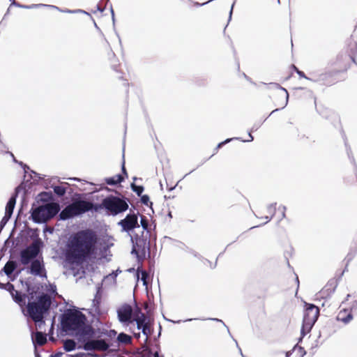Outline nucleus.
Returning <instances> with one entry per match:
<instances>
[{
	"label": "nucleus",
	"mask_w": 357,
	"mask_h": 357,
	"mask_svg": "<svg viewBox=\"0 0 357 357\" xmlns=\"http://www.w3.org/2000/svg\"><path fill=\"white\" fill-rule=\"evenodd\" d=\"M74 357H99L93 352H77L73 354Z\"/></svg>",
	"instance_id": "51"
},
{
	"label": "nucleus",
	"mask_w": 357,
	"mask_h": 357,
	"mask_svg": "<svg viewBox=\"0 0 357 357\" xmlns=\"http://www.w3.org/2000/svg\"><path fill=\"white\" fill-rule=\"evenodd\" d=\"M74 218L73 209L70 205L63 208L59 213V219L61 220H68Z\"/></svg>",
	"instance_id": "25"
},
{
	"label": "nucleus",
	"mask_w": 357,
	"mask_h": 357,
	"mask_svg": "<svg viewBox=\"0 0 357 357\" xmlns=\"http://www.w3.org/2000/svg\"><path fill=\"white\" fill-rule=\"evenodd\" d=\"M311 331L312 330L307 329V328H306V327L301 326V335L298 338V343L297 344L301 343L303 341L304 337L305 335H307L308 333H310L311 332Z\"/></svg>",
	"instance_id": "50"
},
{
	"label": "nucleus",
	"mask_w": 357,
	"mask_h": 357,
	"mask_svg": "<svg viewBox=\"0 0 357 357\" xmlns=\"http://www.w3.org/2000/svg\"><path fill=\"white\" fill-rule=\"evenodd\" d=\"M104 181L105 183L108 185L116 186L124 182L125 177H123V176L121 174H117L112 176L105 177Z\"/></svg>",
	"instance_id": "23"
},
{
	"label": "nucleus",
	"mask_w": 357,
	"mask_h": 357,
	"mask_svg": "<svg viewBox=\"0 0 357 357\" xmlns=\"http://www.w3.org/2000/svg\"><path fill=\"white\" fill-rule=\"evenodd\" d=\"M179 243L181 245H184L186 248V251L188 252L189 253L192 254L195 257H196L200 260L205 259L199 253H198L195 250L188 248L184 243L181 242V241H179Z\"/></svg>",
	"instance_id": "49"
},
{
	"label": "nucleus",
	"mask_w": 357,
	"mask_h": 357,
	"mask_svg": "<svg viewBox=\"0 0 357 357\" xmlns=\"http://www.w3.org/2000/svg\"><path fill=\"white\" fill-rule=\"evenodd\" d=\"M291 68L299 76V77L304 78L310 81L311 79H313L312 77L307 76L303 71L299 70L294 64H292Z\"/></svg>",
	"instance_id": "47"
},
{
	"label": "nucleus",
	"mask_w": 357,
	"mask_h": 357,
	"mask_svg": "<svg viewBox=\"0 0 357 357\" xmlns=\"http://www.w3.org/2000/svg\"><path fill=\"white\" fill-rule=\"evenodd\" d=\"M235 3H236V0L233 2V3L231 6V8H230V10H229V12L227 24V25L225 26V27L224 29V32H225V29H226L227 26H228L229 22L232 19L233 10H234V7L235 6Z\"/></svg>",
	"instance_id": "59"
},
{
	"label": "nucleus",
	"mask_w": 357,
	"mask_h": 357,
	"mask_svg": "<svg viewBox=\"0 0 357 357\" xmlns=\"http://www.w3.org/2000/svg\"><path fill=\"white\" fill-rule=\"evenodd\" d=\"M116 345L118 347L119 344H128L131 342V337L124 332L119 333L116 337Z\"/></svg>",
	"instance_id": "36"
},
{
	"label": "nucleus",
	"mask_w": 357,
	"mask_h": 357,
	"mask_svg": "<svg viewBox=\"0 0 357 357\" xmlns=\"http://www.w3.org/2000/svg\"><path fill=\"white\" fill-rule=\"evenodd\" d=\"M127 271L128 273L135 272V278H136L137 281L138 282L139 280H141L142 281V282H143V285L144 286H146L147 285L146 279H147L148 275H147V273H146V271H144L143 269H142L140 271V274H141V278H139V273L138 270L136 271L134 267L129 268L127 270Z\"/></svg>",
	"instance_id": "26"
},
{
	"label": "nucleus",
	"mask_w": 357,
	"mask_h": 357,
	"mask_svg": "<svg viewBox=\"0 0 357 357\" xmlns=\"http://www.w3.org/2000/svg\"><path fill=\"white\" fill-rule=\"evenodd\" d=\"M273 217L272 216H268V215H266V216H264V217H261V218L263 219H265L266 220V222L261 224V225H257V226H253V227H251L249 229H255V228H257V227H261V226H263L264 225H266V223H268V222H270L272 219H273Z\"/></svg>",
	"instance_id": "60"
},
{
	"label": "nucleus",
	"mask_w": 357,
	"mask_h": 357,
	"mask_svg": "<svg viewBox=\"0 0 357 357\" xmlns=\"http://www.w3.org/2000/svg\"><path fill=\"white\" fill-rule=\"evenodd\" d=\"M105 333H103L104 336L107 337L106 340L108 341L110 344H112V347L116 345V336L117 335L116 331L114 329L105 330L104 331Z\"/></svg>",
	"instance_id": "33"
},
{
	"label": "nucleus",
	"mask_w": 357,
	"mask_h": 357,
	"mask_svg": "<svg viewBox=\"0 0 357 357\" xmlns=\"http://www.w3.org/2000/svg\"><path fill=\"white\" fill-rule=\"evenodd\" d=\"M74 310L67 312L66 317L63 314L59 315V320L70 332V335L75 337L79 342L86 340V333L91 329L87 322L86 316L79 311L77 307L73 306Z\"/></svg>",
	"instance_id": "3"
},
{
	"label": "nucleus",
	"mask_w": 357,
	"mask_h": 357,
	"mask_svg": "<svg viewBox=\"0 0 357 357\" xmlns=\"http://www.w3.org/2000/svg\"><path fill=\"white\" fill-rule=\"evenodd\" d=\"M48 291H49V293H47L48 295H54V296L55 297V295L57 294V288H56V284H49Z\"/></svg>",
	"instance_id": "57"
},
{
	"label": "nucleus",
	"mask_w": 357,
	"mask_h": 357,
	"mask_svg": "<svg viewBox=\"0 0 357 357\" xmlns=\"http://www.w3.org/2000/svg\"><path fill=\"white\" fill-rule=\"evenodd\" d=\"M129 236L132 244L130 254L135 257L137 262L140 264L146 257L150 258L152 250L149 243V235L146 236L145 233L142 231L141 234L131 233Z\"/></svg>",
	"instance_id": "4"
},
{
	"label": "nucleus",
	"mask_w": 357,
	"mask_h": 357,
	"mask_svg": "<svg viewBox=\"0 0 357 357\" xmlns=\"http://www.w3.org/2000/svg\"><path fill=\"white\" fill-rule=\"evenodd\" d=\"M268 86L270 89H280V90L283 91L285 93V94H286L285 103L282 107V109H284L287 105L288 102H289V94L288 93V91L285 88L282 87L280 84H279L278 83H276V82H271V83L268 84Z\"/></svg>",
	"instance_id": "35"
},
{
	"label": "nucleus",
	"mask_w": 357,
	"mask_h": 357,
	"mask_svg": "<svg viewBox=\"0 0 357 357\" xmlns=\"http://www.w3.org/2000/svg\"><path fill=\"white\" fill-rule=\"evenodd\" d=\"M73 209L74 217H80L86 212V202H79L70 205Z\"/></svg>",
	"instance_id": "20"
},
{
	"label": "nucleus",
	"mask_w": 357,
	"mask_h": 357,
	"mask_svg": "<svg viewBox=\"0 0 357 357\" xmlns=\"http://www.w3.org/2000/svg\"><path fill=\"white\" fill-rule=\"evenodd\" d=\"M13 162L18 164L24 171V175L29 174L30 177L33 180V183L35 184H38L39 182L42 181L45 178V175L39 174L34 170H32L30 167L23 162L22 161H19L17 159H13ZM25 178V176H24V179Z\"/></svg>",
	"instance_id": "16"
},
{
	"label": "nucleus",
	"mask_w": 357,
	"mask_h": 357,
	"mask_svg": "<svg viewBox=\"0 0 357 357\" xmlns=\"http://www.w3.org/2000/svg\"><path fill=\"white\" fill-rule=\"evenodd\" d=\"M268 119V117L265 118L263 121H259L255 122L252 127L251 128V132H255L257 131L261 126L266 121V120Z\"/></svg>",
	"instance_id": "56"
},
{
	"label": "nucleus",
	"mask_w": 357,
	"mask_h": 357,
	"mask_svg": "<svg viewBox=\"0 0 357 357\" xmlns=\"http://www.w3.org/2000/svg\"><path fill=\"white\" fill-rule=\"evenodd\" d=\"M130 188L137 196H140L144 191V185H137L134 182L130 183Z\"/></svg>",
	"instance_id": "43"
},
{
	"label": "nucleus",
	"mask_w": 357,
	"mask_h": 357,
	"mask_svg": "<svg viewBox=\"0 0 357 357\" xmlns=\"http://www.w3.org/2000/svg\"><path fill=\"white\" fill-rule=\"evenodd\" d=\"M89 328L91 331L89 333H86L87 335H86V340L89 339V337H96V338H100L104 336L103 333H105V328H93L91 326H89Z\"/></svg>",
	"instance_id": "31"
},
{
	"label": "nucleus",
	"mask_w": 357,
	"mask_h": 357,
	"mask_svg": "<svg viewBox=\"0 0 357 357\" xmlns=\"http://www.w3.org/2000/svg\"><path fill=\"white\" fill-rule=\"evenodd\" d=\"M111 17H112L113 28H114V30L115 34L116 35V36H117V37H118V38H119V43H120V44H121V40L120 36H119V34L118 33V32L116 31V28H115V22H116L115 13H113L112 15H111Z\"/></svg>",
	"instance_id": "61"
},
{
	"label": "nucleus",
	"mask_w": 357,
	"mask_h": 357,
	"mask_svg": "<svg viewBox=\"0 0 357 357\" xmlns=\"http://www.w3.org/2000/svg\"><path fill=\"white\" fill-rule=\"evenodd\" d=\"M140 217V221L139 222V227H142V231L144 233H145L146 231L149 230V220L145 216H139Z\"/></svg>",
	"instance_id": "46"
},
{
	"label": "nucleus",
	"mask_w": 357,
	"mask_h": 357,
	"mask_svg": "<svg viewBox=\"0 0 357 357\" xmlns=\"http://www.w3.org/2000/svg\"><path fill=\"white\" fill-rule=\"evenodd\" d=\"M52 197L53 195L51 191H43L38 194L36 199L37 202L47 204V202L52 200Z\"/></svg>",
	"instance_id": "30"
},
{
	"label": "nucleus",
	"mask_w": 357,
	"mask_h": 357,
	"mask_svg": "<svg viewBox=\"0 0 357 357\" xmlns=\"http://www.w3.org/2000/svg\"><path fill=\"white\" fill-rule=\"evenodd\" d=\"M320 314V307L314 303L304 302L303 317L301 326L312 330Z\"/></svg>",
	"instance_id": "7"
},
{
	"label": "nucleus",
	"mask_w": 357,
	"mask_h": 357,
	"mask_svg": "<svg viewBox=\"0 0 357 357\" xmlns=\"http://www.w3.org/2000/svg\"><path fill=\"white\" fill-rule=\"evenodd\" d=\"M47 220L56 215L59 211L58 206L55 204L47 203L43 205Z\"/></svg>",
	"instance_id": "24"
},
{
	"label": "nucleus",
	"mask_w": 357,
	"mask_h": 357,
	"mask_svg": "<svg viewBox=\"0 0 357 357\" xmlns=\"http://www.w3.org/2000/svg\"><path fill=\"white\" fill-rule=\"evenodd\" d=\"M20 264L17 259H9L1 269V273H3L8 278H10V275L14 273Z\"/></svg>",
	"instance_id": "17"
},
{
	"label": "nucleus",
	"mask_w": 357,
	"mask_h": 357,
	"mask_svg": "<svg viewBox=\"0 0 357 357\" xmlns=\"http://www.w3.org/2000/svg\"><path fill=\"white\" fill-rule=\"evenodd\" d=\"M276 205H277V203L274 202V203L269 204L267 206V211L268 213L271 214V216H272V217H274V215L276 213Z\"/></svg>",
	"instance_id": "54"
},
{
	"label": "nucleus",
	"mask_w": 357,
	"mask_h": 357,
	"mask_svg": "<svg viewBox=\"0 0 357 357\" xmlns=\"http://www.w3.org/2000/svg\"><path fill=\"white\" fill-rule=\"evenodd\" d=\"M132 319L139 320L143 322L149 324L150 319L147 315H146L142 310L136 305L134 312V317Z\"/></svg>",
	"instance_id": "32"
},
{
	"label": "nucleus",
	"mask_w": 357,
	"mask_h": 357,
	"mask_svg": "<svg viewBox=\"0 0 357 357\" xmlns=\"http://www.w3.org/2000/svg\"><path fill=\"white\" fill-rule=\"evenodd\" d=\"M339 280H337V278L336 280H330L321 290V294L323 296L326 294V296L330 297L335 292Z\"/></svg>",
	"instance_id": "21"
},
{
	"label": "nucleus",
	"mask_w": 357,
	"mask_h": 357,
	"mask_svg": "<svg viewBox=\"0 0 357 357\" xmlns=\"http://www.w3.org/2000/svg\"><path fill=\"white\" fill-rule=\"evenodd\" d=\"M31 265L30 268L27 269V273L40 278H47V273L45 270V264L43 257H37L33 261L29 263Z\"/></svg>",
	"instance_id": "12"
},
{
	"label": "nucleus",
	"mask_w": 357,
	"mask_h": 357,
	"mask_svg": "<svg viewBox=\"0 0 357 357\" xmlns=\"http://www.w3.org/2000/svg\"><path fill=\"white\" fill-rule=\"evenodd\" d=\"M141 332L146 337L144 340V343L145 344L148 341V336L153 333V328H151L149 323L141 330Z\"/></svg>",
	"instance_id": "44"
},
{
	"label": "nucleus",
	"mask_w": 357,
	"mask_h": 357,
	"mask_svg": "<svg viewBox=\"0 0 357 357\" xmlns=\"http://www.w3.org/2000/svg\"><path fill=\"white\" fill-rule=\"evenodd\" d=\"M13 162L18 164L24 171V175L29 174L30 177L33 180V183L35 184H38L39 182L42 181L45 178V175L39 174L34 170H32L30 167L23 162L22 161H19L17 159H13ZM25 178V176H24V179Z\"/></svg>",
	"instance_id": "15"
},
{
	"label": "nucleus",
	"mask_w": 357,
	"mask_h": 357,
	"mask_svg": "<svg viewBox=\"0 0 357 357\" xmlns=\"http://www.w3.org/2000/svg\"><path fill=\"white\" fill-rule=\"evenodd\" d=\"M93 243H102L107 249L113 245V243H108L103 237L98 236L94 231L85 229L70 235L66 247L75 259H89L90 256L93 255L91 250L93 248Z\"/></svg>",
	"instance_id": "2"
},
{
	"label": "nucleus",
	"mask_w": 357,
	"mask_h": 357,
	"mask_svg": "<svg viewBox=\"0 0 357 357\" xmlns=\"http://www.w3.org/2000/svg\"><path fill=\"white\" fill-rule=\"evenodd\" d=\"M354 319L353 312L347 308L341 310L336 317V320L344 324H348Z\"/></svg>",
	"instance_id": "19"
},
{
	"label": "nucleus",
	"mask_w": 357,
	"mask_h": 357,
	"mask_svg": "<svg viewBox=\"0 0 357 357\" xmlns=\"http://www.w3.org/2000/svg\"><path fill=\"white\" fill-rule=\"evenodd\" d=\"M0 289H4L7 291L8 292H9L10 296L12 295V294H13V292L16 291L14 284L9 282L6 283H2L0 282Z\"/></svg>",
	"instance_id": "42"
},
{
	"label": "nucleus",
	"mask_w": 357,
	"mask_h": 357,
	"mask_svg": "<svg viewBox=\"0 0 357 357\" xmlns=\"http://www.w3.org/2000/svg\"><path fill=\"white\" fill-rule=\"evenodd\" d=\"M27 287L30 298L26 312L36 326L41 328L45 324L51 311L57 308L58 303L54 295L43 292V288H33L31 285H27Z\"/></svg>",
	"instance_id": "1"
},
{
	"label": "nucleus",
	"mask_w": 357,
	"mask_h": 357,
	"mask_svg": "<svg viewBox=\"0 0 357 357\" xmlns=\"http://www.w3.org/2000/svg\"><path fill=\"white\" fill-rule=\"evenodd\" d=\"M101 208L102 206L99 203L86 202L87 212H98Z\"/></svg>",
	"instance_id": "40"
},
{
	"label": "nucleus",
	"mask_w": 357,
	"mask_h": 357,
	"mask_svg": "<svg viewBox=\"0 0 357 357\" xmlns=\"http://www.w3.org/2000/svg\"><path fill=\"white\" fill-rule=\"evenodd\" d=\"M194 82L198 86H206L207 85V80L205 78L196 77Z\"/></svg>",
	"instance_id": "53"
},
{
	"label": "nucleus",
	"mask_w": 357,
	"mask_h": 357,
	"mask_svg": "<svg viewBox=\"0 0 357 357\" xmlns=\"http://www.w3.org/2000/svg\"><path fill=\"white\" fill-rule=\"evenodd\" d=\"M241 137H231V138H227L226 139H225L224 141L218 143L217 144V146H215V148L213 150V153L208 158H206V159H204L202 160V162L197 165V167L195 169H193L192 170H191L190 172H188V174H186L185 175L184 177H185L186 176L189 175L190 174H191L192 172H193L197 168L199 167L200 166H202L203 164H204L207 160H208L211 158H212L215 154H216L218 151V150L220 149H221L224 145H225L226 144L231 142V141H234V139H240Z\"/></svg>",
	"instance_id": "18"
},
{
	"label": "nucleus",
	"mask_w": 357,
	"mask_h": 357,
	"mask_svg": "<svg viewBox=\"0 0 357 357\" xmlns=\"http://www.w3.org/2000/svg\"><path fill=\"white\" fill-rule=\"evenodd\" d=\"M298 350L300 354L301 357H304L307 354V351L303 347H298Z\"/></svg>",
	"instance_id": "64"
},
{
	"label": "nucleus",
	"mask_w": 357,
	"mask_h": 357,
	"mask_svg": "<svg viewBox=\"0 0 357 357\" xmlns=\"http://www.w3.org/2000/svg\"><path fill=\"white\" fill-rule=\"evenodd\" d=\"M350 311L351 312L357 313V298L352 302L351 305L350 307Z\"/></svg>",
	"instance_id": "63"
},
{
	"label": "nucleus",
	"mask_w": 357,
	"mask_h": 357,
	"mask_svg": "<svg viewBox=\"0 0 357 357\" xmlns=\"http://www.w3.org/2000/svg\"><path fill=\"white\" fill-rule=\"evenodd\" d=\"M40 252L41 248L40 245L36 242H33L21 250L19 261L22 265H28L31 261L38 257Z\"/></svg>",
	"instance_id": "9"
},
{
	"label": "nucleus",
	"mask_w": 357,
	"mask_h": 357,
	"mask_svg": "<svg viewBox=\"0 0 357 357\" xmlns=\"http://www.w3.org/2000/svg\"><path fill=\"white\" fill-rule=\"evenodd\" d=\"M340 132H341L342 137V139L344 140V146H345V148H346V151H347L348 158L350 160L351 162L354 165V169L357 171V164H356L355 158H354V157L353 155L350 146L348 144L347 137L346 136V134H345V132H344V130H343V128L342 127H341V129H340Z\"/></svg>",
	"instance_id": "22"
},
{
	"label": "nucleus",
	"mask_w": 357,
	"mask_h": 357,
	"mask_svg": "<svg viewBox=\"0 0 357 357\" xmlns=\"http://www.w3.org/2000/svg\"><path fill=\"white\" fill-rule=\"evenodd\" d=\"M96 340V346L97 350L107 351L109 349L113 347L106 339H98Z\"/></svg>",
	"instance_id": "34"
},
{
	"label": "nucleus",
	"mask_w": 357,
	"mask_h": 357,
	"mask_svg": "<svg viewBox=\"0 0 357 357\" xmlns=\"http://www.w3.org/2000/svg\"><path fill=\"white\" fill-rule=\"evenodd\" d=\"M31 340L34 346L36 344L42 346L47 342L46 335L41 331H38L36 333L35 338L31 335Z\"/></svg>",
	"instance_id": "28"
},
{
	"label": "nucleus",
	"mask_w": 357,
	"mask_h": 357,
	"mask_svg": "<svg viewBox=\"0 0 357 357\" xmlns=\"http://www.w3.org/2000/svg\"><path fill=\"white\" fill-rule=\"evenodd\" d=\"M139 216V212L130 211L128 213L123 219L118 222V225L121 227V231L127 233L128 236H130L131 233L135 232V229L139 228L138 221Z\"/></svg>",
	"instance_id": "8"
},
{
	"label": "nucleus",
	"mask_w": 357,
	"mask_h": 357,
	"mask_svg": "<svg viewBox=\"0 0 357 357\" xmlns=\"http://www.w3.org/2000/svg\"><path fill=\"white\" fill-rule=\"evenodd\" d=\"M121 273V270L120 268H118L116 270L112 271L109 275L104 277V280H106L108 278H111L113 280H116L118 275Z\"/></svg>",
	"instance_id": "52"
},
{
	"label": "nucleus",
	"mask_w": 357,
	"mask_h": 357,
	"mask_svg": "<svg viewBox=\"0 0 357 357\" xmlns=\"http://www.w3.org/2000/svg\"><path fill=\"white\" fill-rule=\"evenodd\" d=\"M24 185L25 187L29 188V185H27L26 183L22 182L20 185L16 186L14 189V191L10 195L5 207V214L3 217L1 218L2 220L6 222H8L11 218L13 211L16 205L17 199L19 196V194L24 190V188H22V185Z\"/></svg>",
	"instance_id": "10"
},
{
	"label": "nucleus",
	"mask_w": 357,
	"mask_h": 357,
	"mask_svg": "<svg viewBox=\"0 0 357 357\" xmlns=\"http://www.w3.org/2000/svg\"><path fill=\"white\" fill-rule=\"evenodd\" d=\"M102 285L98 284L96 286V293L95 294L94 298L93 299V306L95 307H99L100 306L102 302Z\"/></svg>",
	"instance_id": "29"
},
{
	"label": "nucleus",
	"mask_w": 357,
	"mask_h": 357,
	"mask_svg": "<svg viewBox=\"0 0 357 357\" xmlns=\"http://www.w3.org/2000/svg\"><path fill=\"white\" fill-rule=\"evenodd\" d=\"M129 200L120 195H108L102 201V205L108 215L116 216L129 208Z\"/></svg>",
	"instance_id": "5"
},
{
	"label": "nucleus",
	"mask_w": 357,
	"mask_h": 357,
	"mask_svg": "<svg viewBox=\"0 0 357 357\" xmlns=\"http://www.w3.org/2000/svg\"><path fill=\"white\" fill-rule=\"evenodd\" d=\"M10 243L13 245L14 241H10L8 238L4 241L3 246L0 248V261L4 257L5 253Z\"/></svg>",
	"instance_id": "45"
},
{
	"label": "nucleus",
	"mask_w": 357,
	"mask_h": 357,
	"mask_svg": "<svg viewBox=\"0 0 357 357\" xmlns=\"http://www.w3.org/2000/svg\"><path fill=\"white\" fill-rule=\"evenodd\" d=\"M130 321L132 323H130L128 325H123V326H126V327H128L129 332H130L132 334L135 331V324L134 321H132V319H131Z\"/></svg>",
	"instance_id": "62"
},
{
	"label": "nucleus",
	"mask_w": 357,
	"mask_h": 357,
	"mask_svg": "<svg viewBox=\"0 0 357 357\" xmlns=\"http://www.w3.org/2000/svg\"><path fill=\"white\" fill-rule=\"evenodd\" d=\"M29 219L31 220L34 223L38 225H45L47 220L46 214L43 205H40L33 208L32 206L30 210Z\"/></svg>",
	"instance_id": "13"
},
{
	"label": "nucleus",
	"mask_w": 357,
	"mask_h": 357,
	"mask_svg": "<svg viewBox=\"0 0 357 357\" xmlns=\"http://www.w3.org/2000/svg\"><path fill=\"white\" fill-rule=\"evenodd\" d=\"M231 244V243L228 244V245L226 246V248H225V250H224L222 252H221L218 255V257H217V259H216V260H215V263H214V264H213V265L212 264V263H211V261H209V260H208V259H205V260H206V261L210 264V266H211V268H215L216 267V266H217V263H218V257H221V256L225 253V250H227V248H228Z\"/></svg>",
	"instance_id": "55"
},
{
	"label": "nucleus",
	"mask_w": 357,
	"mask_h": 357,
	"mask_svg": "<svg viewBox=\"0 0 357 357\" xmlns=\"http://www.w3.org/2000/svg\"><path fill=\"white\" fill-rule=\"evenodd\" d=\"M132 309L129 303H124L117 308V318L119 321L123 325H128L132 319Z\"/></svg>",
	"instance_id": "11"
},
{
	"label": "nucleus",
	"mask_w": 357,
	"mask_h": 357,
	"mask_svg": "<svg viewBox=\"0 0 357 357\" xmlns=\"http://www.w3.org/2000/svg\"><path fill=\"white\" fill-rule=\"evenodd\" d=\"M146 236L149 235V243L151 245L152 251H156V243H157V231H151L149 229L145 232Z\"/></svg>",
	"instance_id": "27"
},
{
	"label": "nucleus",
	"mask_w": 357,
	"mask_h": 357,
	"mask_svg": "<svg viewBox=\"0 0 357 357\" xmlns=\"http://www.w3.org/2000/svg\"><path fill=\"white\" fill-rule=\"evenodd\" d=\"M76 349H81V347H77V344L73 340L66 339L63 342V349L66 352H70L75 351Z\"/></svg>",
	"instance_id": "37"
},
{
	"label": "nucleus",
	"mask_w": 357,
	"mask_h": 357,
	"mask_svg": "<svg viewBox=\"0 0 357 357\" xmlns=\"http://www.w3.org/2000/svg\"><path fill=\"white\" fill-rule=\"evenodd\" d=\"M32 280L33 279L31 278H29L26 281L24 282L26 293L22 292L21 290H16L10 296L13 301L19 305L23 315L26 318H30L29 315L26 312L28 309L29 299L30 298V293L28 291L27 285H31L33 288H43V284L41 283L38 282L33 284Z\"/></svg>",
	"instance_id": "6"
},
{
	"label": "nucleus",
	"mask_w": 357,
	"mask_h": 357,
	"mask_svg": "<svg viewBox=\"0 0 357 357\" xmlns=\"http://www.w3.org/2000/svg\"><path fill=\"white\" fill-rule=\"evenodd\" d=\"M51 188L53 189L54 192L59 197H63L66 193V188L63 185H51Z\"/></svg>",
	"instance_id": "39"
},
{
	"label": "nucleus",
	"mask_w": 357,
	"mask_h": 357,
	"mask_svg": "<svg viewBox=\"0 0 357 357\" xmlns=\"http://www.w3.org/2000/svg\"><path fill=\"white\" fill-rule=\"evenodd\" d=\"M139 197H140V202H141V203L143 205H144V206H147V207H149V208H151L153 210V204L152 202L150 201V197H149V195H147V194H142Z\"/></svg>",
	"instance_id": "41"
},
{
	"label": "nucleus",
	"mask_w": 357,
	"mask_h": 357,
	"mask_svg": "<svg viewBox=\"0 0 357 357\" xmlns=\"http://www.w3.org/2000/svg\"><path fill=\"white\" fill-rule=\"evenodd\" d=\"M88 340L89 339H87L84 342H82L84 344V345L81 348L87 352H92L93 350L96 349V340Z\"/></svg>",
	"instance_id": "38"
},
{
	"label": "nucleus",
	"mask_w": 357,
	"mask_h": 357,
	"mask_svg": "<svg viewBox=\"0 0 357 357\" xmlns=\"http://www.w3.org/2000/svg\"><path fill=\"white\" fill-rule=\"evenodd\" d=\"M124 151H125V148L123 147V153H122V162H121V172H122V176L123 177H125V179L127 178L128 177V172H127V169L126 168V162H125V154H124Z\"/></svg>",
	"instance_id": "48"
},
{
	"label": "nucleus",
	"mask_w": 357,
	"mask_h": 357,
	"mask_svg": "<svg viewBox=\"0 0 357 357\" xmlns=\"http://www.w3.org/2000/svg\"><path fill=\"white\" fill-rule=\"evenodd\" d=\"M337 74V71H328L313 77L311 81L314 82H319L321 84L331 86L336 82L335 76Z\"/></svg>",
	"instance_id": "14"
},
{
	"label": "nucleus",
	"mask_w": 357,
	"mask_h": 357,
	"mask_svg": "<svg viewBox=\"0 0 357 357\" xmlns=\"http://www.w3.org/2000/svg\"><path fill=\"white\" fill-rule=\"evenodd\" d=\"M132 321H134L135 324L136 325L137 331H141L145 326L149 324L148 323L143 322L139 320L132 319Z\"/></svg>",
	"instance_id": "58"
}]
</instances>
